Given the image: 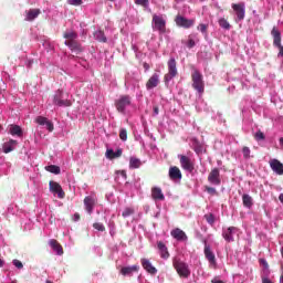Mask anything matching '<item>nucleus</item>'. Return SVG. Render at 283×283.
Wrapping results in <instances>:
<instances>
[{"mask_svg": "<svg viewBox=\"0 0 283 283\" xmlns=\"http://www.w3.org/2000/svg\"><path fill=\"white\" fill-rule=\"evenodd\" d=\"M0 129H1V125H0Z\"/></svg>", "mask_w": 283, "mask_h": 283, "instance_id": "obj_59", "label": "nucleus"}, {"mask_svg": "<svg viewBox=\"0 0 283 283\" xmlns=\"http://www.w3.org/2000/svg\"><path fill=\"white\" fill-rule=\"evenodd\" d=\"M208 182L210 185H214L219 187V185L222 184V179H220V169L219 168H213L210 174L208 175Z\"/></svg>", "mask_w": 283, "mask_h": 283, "instance_id": "obj_12", "label": "nucleus"}, {"mask_svg": "<svg viewBox=\"0 0 283 283\" xmlns=\"http://www.w3.org/2000/svg\"><path fill=\"white\" fill-rule=\"evenodd\" d=\"M53 105H57V107H72V101L63 99V91H57L53 96Z\"/></svg>", "mask_w": 283, "mask_h": 283, "instance_id": "obj_11", "label": "nucleus"}, {"mask_svg": "<svg viewBox=\"0 0 283 283\" xmlns=\"http://www.w3.org/2000/svg\"><path fill=\"white\" fill-rule=\"evenodd\" d=\"M175 23L178 28H184L185 30H189V28H193L196 25V19H187L178 14L175 18Z\"/></svg>", "mask_w": 283, "mask_h": 283, "instance_id": "obj_7", "label": "nucleus"}, {"mask_svg": "<svg viewBox=\"0 0 283 283\" xmlns=\"http://www.w3.org/2000/svg\"><path fill=\"white\" fill-rule=\"evenodd\" d=\"M9 134H11V136H18L21 138V136H23V129H21V126L19 125H12L9 129Z\"/></svg>", "mask_w": 283, "mask_h": 283, "instance_id": "obj_30", "label": "nucleus"}, {"mask_svg": "<svg viewBox=\"0 0 283 283\" xmlns=\"http://www.w3.org/2000/svg\"><path fill=\"white\" fill-rule=\"evenodd\" d=\"M170 234L175 240H178L179 242H185L187 240V233L185 231L180 230L179 228H176L171 230Z\"/></svg>", "mask_w": 283, "mask_h": 283, "instance_id": "obj_21", "label": "nucleus"}, {"mask_svg": "<svg viewBox=\"0 0 283 283\" xmlns=\"http://www.w3.org/2000/svg\"><path fill=\"white\" fill-rule=\"evenodd\" d=\"M170 180H182V171L177 166H171L168 171Z\"/></svg>", "mask_w": 283, "mask_h": 283, "instance_id": "obj_16", "label": "nucleus"}, {"mask_svg": "<svg viewBox=\"0 0 283 283\" xmlns=\"http://www.w3.org/2000/svg\"><path fill=\"white\" fill-rule=\"evenodd\" d=\"M120 156H123V149H117L116 151H114V149L106 150V158H108L109 160L120 158Z\"/></svg>", "mask_w": 283, "mask_h": 283, "instance_id": "obj_26", "label": "nucleus"}, {"mask_svg": "<svg viewBox=\"0 0 283 283\" xmlns=\"http://www.w3.org/2000/svg\"><path fill=\"white\" fill-rule=\"evenodd\" d=\"M49 187H50V191L52 193L57 195V198H60L61 200H63V198H65V191H63V187H61L59 182L50 181Z\"/></svg>", "mask_w": 283, "mask_h": 283, "instance_id": "obj_13", "label": "nucleus"}, {"mask_svg": "<svg viewBox=\"0 0 283 283\" xmlns=\"http://www.w3.org/2000/svg\"><path fill=\"white\" fill-rule=\"evenodd\" d=\"M3 264H6V261L0 259V269L3 268Z\"/></svg>", "mask_w": 283, "mask_h": 283, "instance_id": "obj_54", "label": "nucleus"}, {"mask_svg": "<svg viewBox=\"0 0 283 283\" xmlns=\"http://www.w3.org/2000/svg\"><path fill=\"white\" fill-rule=\"evenodd\" d=\"M139 269L140 268L138 265L124 266V268H122L120 273L124 276H127V275H132V273H138Z\"/></svg>", "mask_w": 283, "mask_h": 283, "instance_id": "obj_27", "label": "nucleus"}, {"mask_svg": "<svg viewBox=\"0 0 283 283\" xmlns=\"http://www.w3.org/2000/svg\"><path fill=\"white\" fill-rule=\"evenodd\" d=\"M203 253L210 264H216V254L213 253V251H211V247L206 244Z\"/></svg>", "mask_w": 283, "mask_h": 283, "instance_id": "obj_23", "label": "nucleus"}, {"mask_svg": "<svg viewBox=\"0 0 283 283\" xmlns=\"http://www.w3.org/2000/svg\"><path fill=\"white\" fill-rule=\"evenodd\" d=\"M270 167L274 174H277V176H283V164L277 159H272L270 161Z\"/></svg>", "mask_w": 283, "mask_h": 283, "instance_id": "obj_18", "label": "nucleus"}, {"mask_svg": "<svg viewBox=\"0 0 283 283\" xmlns=\"http://www.w3.org/2000/svg\"><path fill=\"white\" fill-rule=\"evenodd\" d=\"M157 249L163 260H169V250L167 249V245L163 241L157 242Z\"/></svg>", "mask_w": 283, "mask_h": 283, "instance_id": "obj_20", "label": "nucleus"}, {"mask_svg": "<svg viewBox=\"0 0 283 283\" xmlns=\"http://www.w3.org/2000/svg\"><path fill=\"white\" fill-rule=\"evenodd\" d=\"M119 138L124 143H125V140H127V129H125V128L119 129Z\"/></svg>", "mask_w": 283, "mask_h": 283, "instance_id": "obj_42", "label": "nucleus"}, {"mask_svg": "<svg viewBox=\"0 0 283 283\" xmlns=\"http://www.w3.org/2000/svg\"><path fill=\"white\" fill-rule=\"evenodd\" d=\"M78 220H81V214H80L78 212H75V213L73 214V221H74V222H78Z\"/></svg>", "mask_w": 283, "mask_h": 283, "instance_id": "obj_50", "label": "nucleus"}, {"mask_svg": "<svg viewBox=\"0 0 283 283\" xmlns=\"http://www.w3.org/2000/svg\"><path fill=\"white\" fill-rule=\"evenodd\" d=\"M93 228L96 229V231H105V226L101 222L93 223Z\"/></svg>", "mask_w": 283, "mask_h": 283, "instance_id": "obj_44", "label": "nucleus"}, {"mask_svg": "<svg viewBox=\"0 0 283 283\" xmlns=\"http://www.w3.org/2000/svg\"><path fill=\"white\" fill-rule=\"evenodd\" d=\"M45 170L49 171L50 174H55V175L61 174V167H59L56 165L46 166Z\"/></svg>", "mask_w": 283, "mask_h": 283, "instance_id": "obj_34", "label": "nucleus"}, {"mask_svg": "<svg viewBox=\"0 0 283 283\" xmlns=\"http://www.w3.org/2000/svg\"><path fill=\"white\" fill-rule=\"evenodd\" d=\"M63 36L65 39V43H72V41H76V39H78V33L75 31H66Z\"/></svg>", "mask_w": 283, "mask_h": 283, "instance_id": "obj_28", "label": "nucleus"}, {"mask_svg": "<svg viewBox=\"0 0 283 283\" xmlns=\"http://www.w3.org/2000/svg\"><path fill=\"white\" fill-rule=\"evenodd\" d=\"M231 7L233 12H235L237 14V19H235L237 23L239 21H244V17H247V10H245L247 6L244 4V2L232 3Z\"/></svg>", "mask_w": 283, "mask_h": 283, "instance_id": "obj_9", "label": "nucleus"}, {"mask_svg": "<svg viewBox=\"0 0 283 283\" xmlns=\"http://www.w3.org/2000/svg\"><path fill=\"white\" fill-rule=\"evenodd\" d=\"M154 114H155L156 116H158V114H159V108H158V106H154Z\"/></svg>", "mask_w": 283, "mask_h": 283, "instance_id": "obj_52", "label": "nucleus"}, {"mask_svg": "<svg viewBox=\"0 0 283 283\" xmlns=\"http://www.w3.org/2000/svg\"><path fill=\"white\" fill-rule=\"evenodd\" d=\"M175 1H177V3H178V1H181V0H175Z\"/></svg>", "mask_w": 283, "mask_h": 283, "instance_id": "obj_58", "label": "nucleus"}, {"mask_svg": "<svg viewBox=\"0 0 283 283\" xmlns=\"http://www.w3.org/2000/svg\"><path fill=\"white\" fill-rule=\"evenodd\" d=\"M243 206H245L248 209H251L253 207V197L250 195H243L242 196Z\"/></svg>", "mask_w": 283, "mask_h": 283, "instance_id": "obj_32", "label": "nucleus"}, {"mask_svg": "<svg viewBox=\"0 0 283 283\" xmlns=\"http://www.w3.org/2000/svg\"><path fill=\"white\" fill-rule=\"evenodd\" d=\"M242 154H243V158H245V160H248V158H251V148L244 146L242 148Z\"/></svg>", "mask_w": 283, "mask_h": 283, "instance_id": "obj_38", "label": "nucleus"}, {"mask_svg": "<svg viewBox=\"0 0 283 283\" xmlns=\"http://www.w3.org/2000/svg\"><path fill=\"white\" fill-rule=\"evenodd\" d=\"M64 44L67 48H70L71 52H74L75 54H81V52H83V46L76 40L71 41V42H64Z\"/></svg>", "mask_w": 283, "mask_h": 283, "instance_id": "obj_19", "label": "nucleus"}, {"mask_svg": "<svg viewBox=\"0 0 283 283\" xmlns=\"http://www.w3.org/2000/svg\"><path fill=\"white\" fill-rule=\"evenodd\" d=\"M280 283H283V275H281L280 277Z\"/></svg>", "mask_w": 283, "mask_h": 283, "instance_id": "obj_56", "label": "nucleus"}, {"mask_svg": "<svg viewBox=\"0 0 283 283\" xmlns=\"http://www.w3.org/2000/svg\"><path fill=\"white\" fill-rule=\"evenodd\" d=\"M44 125L46 126L48 132H54V124L52 122L48 119L46 124Z\"/></svg>", "mask_w": 283, "mask_h": 283, "instance_id": "obj_48", "label": "nucleus"}, {"mask_svg": "<svg viewBox=\"0 0 283 283\" xmlns=\"http://www.w3.org/2000/svg\"><path fill=\"white\" fill-rule=\"evenodd\" d=\"M13 266L15 269H23V263L17 259L13 260Z\"/></svg>", "mask_w": 283, "mask_h": 283, "instance_id": "obj_49", "label": "nucleus"}, {"mask_svg": "<svg viewBox=\"0 0 283 283\" xmlns=\"http://www.w3.org/2000/svg\"><path fill=\"white\" fill-rule=\"evenodd\" d=\"M45 283H53L52 281L48 280Z\"/></svg>", "mask_w": 283, "mask_h": 283, "instance_id": "obj_57", "label": "nucleus"}, {"mask_svg": "<svg viewBox=\"0 0 283 283\" xmlns=\"http://www.w3.org/2000/svg\"><path fill=\"white\" fill-rule=\"evenodd\" d=\"M279 143H280L281 149H283V137H281V138L279 139Z\"/></svg>", "mask_w": 283, "mask_h": 283, "instance_id": "obj_53", "label": "nucleus"}, {"mask_svg": "<svg viewBox=\"0 0 283 283\" xmlns=\"http://www.w3.org/2000/svg\"><path fill=\"white\" fill-rule=\"evenodd\" d=\"M158 85H160V75L154 73L146 82V90H154V87H158Z\"/></svg>", "mask_w": 283, "mask_h": 283, "instance_id": "obj_14", "label": "nucleus"}, {"mask_svg": "<svg viewBox=\"0 0 283 283\" xmlns=\"http://www.w3.org/2000/svg\"><path fill=\"white\" fill-rule=\"evenodd\" d=\"M218 23L223 30H231V24L229 23V21H227V19L220 18Z\"/></svg>", "mask_w": 283, "mask_h": 283, "instance_id": "obj_35", "label": "nucleus"}, {"mask_svg": "<svg viewBox=\"0 0 283 283\" xmlns=\"http://www.w3.org/2000/svg\"><path fill=\"white\" fill-rule=\"evenodd\" d=\"M70 6H83V0H67Z\"/></svg>", "mask_w": 283, "mask_h": 283, "instance_id": "obj_47", "label": "nucleus"}, {"mask_svg": "<svg viewBox=\"0 0 283 283\" xmlns=\"http://www.w3.org/2000/svg\"><path fill=\"white\" fill-rule=\"evenodd\" d=\"M205 220L208 222V224H214L216 217H213L212 213L205 214Z\"/></svg>", "mask_w": 283, "mask_h": 283, "instance_id": "obj_39", "label": "nucleus"}, {"mask_svg": "<svg viewBox=\"0 0 283 283\" xmlns=\"http://www.w3.org/2000/svg\"><path fill=\"white\" fill-rule=\"evenodd\" d=\"M50 247L53 249V251L56 253V255H63V245L59 243L57 240L51 239L49 241Z\"/></svg>", "mask_w": 283, "mask_h": 283, "instance_id": "obj_22", "label": "nucleus"}, {"mask_svg": "<svg viewBox=\"0 0 283 283\" xmlns=\"http://www.w3.org/2000/svg\"><path fill=\"white\" fill-rule=\"evenodd\" d=\"M271 35L273 36V45L274 48H279V54L277 56H281L283 59V45H282V33L277 28H273L271 31Z\"/></svg>", "mask_w": 283, "mask_h": 283, "instance_id": "obj_6", "label": "nucleus"}, {"mask_svg": "<svg viewBox=\"0 0 283 283\" xmlns=\"http://www.w3.org/2000/svg\"><path fill=\"white\" fill-rule=\"evenodd\" d=\"M205 191H207V193H209L210 196H216L218 193L216 188L209 186H205Z\"/></svg>", "mask_w": 283, "mask_h": 283, "instance_id": "obj_40", "label": "nucleus"}, {"mask_svg": "<svg viewBox=\"0 0 283 283\" xmlns=\"http://www.w3.org/2000/svg\"><path fill=\"white\" fill-rule=\"evenodd\" d=\"M197 30H199V32H201L202 34H207V30H209V24L200 23L197 27Z\"/></svg>", "mask_w": 283, "mask_h": 283, "instance_id": "obj_37", "label": "nucleus"}, {"mask_svg": "<svg viewBox=\"0 0 283 283\" xmlns=\"http://www.w3.org/2000/svg\"><path fill=\"white\" fill-rule=\"evenodd\" d=\"M134 213H136L134 208H125L124 211L122 212V216L124 218H129V216H134Z\"/></svg>", "mask_w": 283, "mask_h": 283, "instance_id": "obj_36", "label": "nucleus"}, {"mask_svg": "<svg viewBox=\"0 0 283 283\" xmlns=\"http://www.w3.org/2000/svg\"><path fill=\"white\" fill-rule=\"evenodd\" d=\"M35 123H38V125H46L48 118H46V117H43V116H38V117L35 118Z\"/></svg>", "mask_w": 283, "mask_h": 283, "instance_id": "obj_41", "label": "nucleus"}, {"mask_svg": "<svg viewBox=\"0 0 283 283\" xmlns=\"http://www.w3.org/2000/svg\"><path fill=\"white\" fill-rule=\"evenodd\" d=\"M192 87L198 94H205V80H202V73L197 69L191 74Z\"/></svg>", "mask_w": 283, "mask_h": 283, "instance_id": "obj_2", "label": "nucleus"}, {"mask_svg": "<svg viewBox=\"0 0 283 283\" xmlns=\"http://www.w3.org/2000/svg\"><path fill=\"white\" fill-rule=\"evenodd\" d=\"M96 202H98V198L96 197V193H92L84 198V207L90 216H92V213L94 212Z\"/></svg>", "mask_w": 283, "mask_h": 283, "instance_id": "obj_10", "label": "nucleus"}, {"mask_svg": "<svg viewBox=\"0 0 283 283\" xmlns=\"http://www.w3.org/2000/svg\"><path fill=\"white\" fill-rule=\"evenodd\" d=\"M153 30L159 32V34H165L167 32V20L163 15H153Z\"/></svg>", "mask_w": 283, "mask_h": 283, "instance_id": "obj_3", "label": "nucleus"}, {"mask_svg": "<svg viewBox=\"0 0 283 283\" xmlns=\"http://www.w3.org/2000/svg\"><path fill=\"white\" fill-rule=\"evenodd\" d=\"M132 105V96L122 95L115 101V107L119 114H125V109Z\"/></svg>", "mask_w": 283, "mask_h": 283, "instance_id": "obj_5", "label": "nucleus"}, {"mask_svg": "<svg viewBox=\"0 0 283 283\" xmlns=\"http://www.w3.org/2000/svg\"><path fill=\"white\" fill-rule=\"evenodd\" d=\"M168 73L164 76L165 83H169L172 78H176L178 76V63L176 62L175 57H170L168 60Z\"/></svg>", "mask_w": 283, "mask_h": 283, "instance_id": "obj_4", "label": "nucleus"}, {"mask_svg": "<svg viewBox=\"0 0 283 283\" xmlns=\"http://www.w3.org/2000/svg\"><path fill=\"white\" fill-rule=\"evenodd\" d=\"M187 48H189L190 50L191 48H196V41H193V35L188 36Z\"/></svg>", "mask_w": 283, "mask_h": 283, "instance_id": "obj_43", "label": "nucleus"}, {"mask_svg": "<svg viewBox=\"0 0 283 283\" xmlns=\"http://www.w3.org/2000/svg\"><path fill=\"white\" fill-rule=\"evenodd\" d=\"M39 14H41V9H30L27 11L25 21H34Z\"/></svg>", "mask_w": 283, "mask_h": 283, "instance_id": "obj_29", "label": "nucleus"}, {"mask_svg": "<svg viewBox=\"0 0 283 283\" xmlns=\"http://www.w3.org/2000/svg\"><path fill=\"white\" fill-rule=\"evenodd\" d=\"M144 69L149 70V65L147 64V62L144 63Z\"/></svg>", "mask_w": 283, "mask_h": 283, "instance_id": "obj_55", "label": "nucleus"}, {"mask_svg": "<svg viewBox=\"0 0 283 283\" xmlns=\"http://www.w3.org/2000/svg\"><path fill=\"white\" fill-rule=\"evenodd\" d=\"M178 158L181 169H184V171H188L189 174H193V169H196L193 160H191V158L185 155H179Z\"/></svg>", "mask_w": 283, "mask_h": 283, "instance_id": "obj_8", "label": "nucleus"}, {"mask_svg": "<svg viewBox=\"0 0 283 283\" xmlns=\"http://www.w3.org/2000/svg\"><path fill=\"white\" fill-rule=\"evenodd\" d=\"M142 266L145 271H147V273H149L150 275H156V273H158V270L156 269V266L151 265V261H149V259H142Z\"/></svg>", "mask_w": 283, "mask_h": 283, "instance_id": "obj_17", "label": "nucleus"}, {"mask_svg": "<svg viewBox=\"0 0 283 283\" xmlns=\"http://www.w3.org/2000/svg\"><path fill=\"white\" fill-rule=\"evenodd\" d=\"M238 233V228L235 227H229L227 230L222 232V238L226 240V242H234L233 235Z\"/></svg>", "mask_w": 283, "mask_h": 283, "instance_id": "obj_15", "label": "nucleus"}, {"mask_svg": "<svg viewBox=\"0 0 283 283\" xmlns=\"http://www.w3.org/2000/svg\"><path fill=\"white\" fill-rule=\"evenodd\" d=\"M117 174H119V176H123V178L127 179V171L119 170Z\"/></svg>", "mask_w": 283, "mask_h": 283, "instance_id": "obj_51", "label": "nucleus"}, {"mask_svg": "<svg viewBox=\"0 0 283 283\" xmlns=\"http://www.w3.org/2000/svg\"><path fill=\"white\" fill-rule=\"evenodd\" d=\"M172 266L177 271L180 277H189L191 275V271L189 270V265L180 260L178 256L172 259Z\"/></svg>", "mask_w": 283, "mask_h": 283, "instance_id": "obj_1", "label": "nucleus"}, {"mask_svg": "<svg viewBox=\"0 0 283 283\" xmlns=\"http://www.w3.org/2000/svg\"><path fill=\"white\" fill-rule=\"evenodd\" d=\"M255 140H264L265 136L264 133H262L261 130H258L254 135Z\"/></svg>", "mask_w": 283, "mask_h": 283, "instance_id": "obj_46", "label": "nucleus"}, {"mask_svg": "<svg viewBox=\"0 0 283 283\" xmlns=\"http://www.w3.org/2000/svg\"><path fill=\"white\" fill-rule=\"evenodd\" d=\"M94 38L96 41H99V43H107V36H105V32L103 31H96Z\"/></svg>", "mask_w": 283, "mask_h": 283, "instance_id": "obj_33", "label": "nucleus"}, {"mask_svg": "<svg viewBox=\"0 0 283 283\" xmlns=\"http://www.w3.org/2000/svg\"><path fill=\"white\" fill-rule=\"evenodd\" d=\"M143 165V161L136 157L129 158V168L130 169H140V166Z\"/></svg>", "mask_w": 283, "mask_h": 283, "instance_id": "obj_31", "label": "nucleus"}, {"mask_svg": "<svg viewBox=\"0 0 283 283\" xmlns=\"http://www.w3.org/2000/svg\"><path fill=\"white\" fill-rule=\"evenodd\" d=\"M136 6H143L147 8L149 6V0H135Z\"/></svg>", "mask_w": 283, "mask_h": 283, "instance_id": "obj_45", "label": "nucleus"}, {"mask_svg": "<svg viewBox=\"0 0 283 283\" xmlns=\"http://www.w3.org/2000/svg\"><path fill=\"white\" fill-rule=\"evenodd\" d=\"M19 143L14 139H10L9 142L4 143L2 146L4 154H10V151H14V147H17Z\"/></svg>", "mask_w": 283, "mask_h": 283, "instance_id": "obj_24", "label": "nucleus"}, {"mask_svg": "<svg viewBox=\"0 0 283 283\" xmlns=\"http://www.w3.org/2000/svg\"><path fill=\"white\" fill-rule=\"evenodd\" d=\"M151 198L153 200H165V193H163V189H160V187H153Z\"/></svg>", "mask_w": 283, "mask_h": 283, "instance_id": "obj_25", "label": "nucleus"}]
</instances>
